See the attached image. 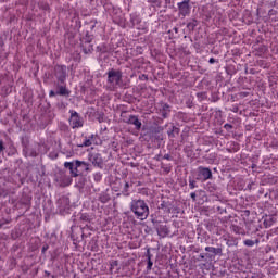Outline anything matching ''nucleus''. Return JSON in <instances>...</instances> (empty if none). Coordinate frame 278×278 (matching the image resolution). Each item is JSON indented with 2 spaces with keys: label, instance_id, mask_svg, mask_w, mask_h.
Segmentation results:
<instances>
[{
  "label": "nucleus",
  "instance_id": "f257e3e1",
  "mask_svg": "<svg viewBox=\"0 0 278 278\" xmlns=\"http://www.w3.org/2000/svg\"><path fill=\"white\" fill-rule=\"evenodd\" d=\"M90 170V164L84 161H75L71 163V174L74 177H78V182L75 184L76 188H84L86 186V178H84V174Z\"/></svg>",
  "mask_w": 278,
  "mask_h": 278
},
{
  "label": "nucleus",
  "instance_id": "f03ea898",
  "mask_svg": "<svg viewBox=\"0 0 278 278\" xmlns=\"http://www.w3.org/2000/svg\"><path fill=\"white\" fill-rule=\"evenodd\" d=\"M164 127L162 126H143L141 129V138L144 142H161L163 137Z\"/></svg>",
  "mask_w": 278,
  "mask_h": 278
},
{
  "label": "nucleus",
  "instance_id": "7ed1b4c3",
  "mask_svg": "<svg viewBox=\"0 0 278 278\" xmlns=\"http://www.w3.org/2000/svg\"><path fill=\"white\" fill-rule=\"evenodd\" d=\"M130 210L134 212L137 218H140V220H146V218H149V205H147L144 200H132Z\"/></svg>",
  "mask_w": 278,
  "mask_h": 278
},
{
  "label": "nucleus",
  "instance_id": "20e7f679",
  "mask_svg": "<svg viewBox=\"0 0 278 278\" xmlns=\"http://www.w3.org/2000/svg\"><path fill=\"white\" fill-rule=\"evenodd\" d=\"M73 38H75V40H79V42L74 43V47L79 49V51H84V53L86 55H88V53H92V51H94L93 46L90 43V42H92V37L86 35V37L81 38V35L75 34L73 36Z\"/></svg>",
  "mask_w": 278,
  "mask_h": 278
},
{
  "label": "nucleus",
  "instance_id": "39448f33",
  "mask_svg": "<svg viewBox=\"0 0 278 278\" xmlns=\"http://www.w3.org/2000/svg\"><path fill=\"white\" fill-rule=\"evenodd\" d=\"M108 84L123 88V71L111 68L108 73Z\"/></svg>",
  "mask_w": 278,
  "mask_h": 278
},
{
  "label": "nucleus",
  "instance_id": "423d86ee",
  "mask_svg": "<svg viewBox=\"0 0 278 278\" xmlns=\"http://www.w3.org/2000/svg\"><path fill=\"white\" fill-rule=\"evenodd\" d=\"M177 8L179 18H186V16H190V10H192V7L190 5V0L178 2Z\"/></svg>",
  "mask_w": 278,
  "mask_h": 278
},
{
  "label": "nucleus",
  "instance_id": "0eeeda50",
  "mask_svg": "<svg viewBox=\"0 0 278 278\" xmlns=\"http://www.w3.org/2000/svg\"><path fill=\"white\" fill-rule=\"evenodd\" d=\"M88 160L96 168L102 169L104 166L103 156L99 152H91L88 154Z\"/></svg>",
  "mask_w": 278,
  "mask_h": 278
},
{
  "label": "nucleus",
  "instance_id": "6e6552de",
  "mask_svg": "<svg viewBox=\"0 0 278 278\" xmlns=\"http://www.w3.org/2000/svg\"><path fill=\"white\" fill-rule=\"evenodd\" d=\"M205 256L208 257V260H214V257H216V255H223V247H206L205 248Z\"/></svg>",
  "mask_w": 278,
  "mask_h": 278
},
{
  "label": "nucleus",
  "instance_id": "1a4fd4ad",
  "mask_svg": "<svg viewBox=\"0 0 278 278\" xmlns=\"http://www.w3.org/2000/svg\"><path fill=\"white\" fill-rule=\"evenodd\" d=\"M71 121L73 123V129L84 127V118H81V116H79V114L75 111L71 112Z\"/></svg>",
  "mask_w": 278,
  "mask_h": 278
},
{
  "label": "nucleus",
  "instance_id": "9d476101",
  "mask_svg": "<svg viewBox=\"0 0 278 278\" xmlns=\"http://www.w3.org/2000/svg\"><path fill=\"white\" fill-rule=\"evenodd\" d=\"M198 177L203 181H207V179H212V169L210 167H198Z\"/></svg>",
  "mask_w": 278,
  "mask_h": 278
},
{
  "label": "nucleus",
  "instance_id": "9b49d317",
  "mask_svg": "<svg viewBox=\"0 0 278 278\" xmlns=\"http://www.w3.org/2000/svg\"><path fill=\"white\" fill-rule=\"evenodd\" d=\"M127 125H134L137 131H140V129H142V122H140V119L138 118V115H129Z\"/></svg>",
  "mask_w": 278,
  "mask_h": 278
},
{
  "label": "nucleus",
  "instance_id": "f8f14e48",
  "mask_svg": "<svg viewBox=\"0 0 278 278\" xmlns=\"http://www.w3.org/2000/svg\"><path fill=\"white\" fill-rule=\"evenodd\" d=\"M156 232L160 238H166V236L170 233V231L168 230V226L164 224H160L159 226H156Z\"/></svg>",
  "mask_w": 278,
  "mask_h": 278
},
{
  "label": "nucleus",
  "instance_id": "ddd939ff",
  "mask_svg": "<svg viewBox=\"0 0 278 278\" xmlns=\"http://www.w3.org/2000/svg\"><path fill=\"white\" fill-rule=\"evenodd\" d=\"M231 231H233V233H237L238 236H247V233H249V231H247L243 227H240L236 224H232L230 226Z\"/></svg>",
  "mask_w": 278,
  "mask_h": 278
},
{
  "label": "nucleus",
  "instance_id": "4468645a",
  "mask_svg": "<svg viewBox=\"0 0 278 278\" xmlns=\"http://www.w3.org/2000/svg\"><path fill=\"white\" fill-rule=\"evenodd\" d=\"M275 223H277V218L269 215V216L265 217L263 225H264V227L268 228V227H273V225H275Z\"/></svg>",
  "mask_w": 278,
  "mask_h": 278
},
{
  "label": "nucleus",
  "instance_id": "2eb2a0df",
  "mask_svg": "<svg viewBox=\"0 0 278 278\" xmlns=\"http://www.w3.org/2000/svg\"><path fill=\"white\" fill-rule=\"evenodd\" d=\"M131 186H134V181H131L130 184L129 181L124 182V187L122 189L123 197H129L131 194V192H129V188H131Z\"/></svg>",
  "mask_w": 278,
  "mask_h": 278
},
{
  "label": "nucleus",
  "instance_id": "dca6fc26",
  "mask_svg": "<svg viewBox=\"0 0 278 278\" xmlns=\"http://www.w3.org/2000/svg\"><path fill=\"white\" fill-rule=\"evenodd\" d=\"M180 131H181V129H179V127H177V126H172V128H169V129L167 130V136H168L169 138H175L176 136H179Z\"/></svg>",
  "mask_w": 278,
  "mask_h": 278
},
{
  "label": "nucleus",
  "instance_id": "f3484780",
  "mask_svg": "<svg viewBox=\"0 0 278 278\" xmlns=\"http://www.w3.org/2000/svg\"><path fill=\"white\" fill-rule=\"evenodd\" d=\"M199 25V20L197 18H192L191 22H189L187 24V29L189 31H194V29H197V26Z\"/></svg>",
  "mask_w": 278,
  "mask_h": 278
},
{
  "label": "nucleus",
  "instance_id": "a211bd4d",
  "mask_svg": "<svg viewBox=\"0 0 278 278\" xmlns=\"http://www.w3.org/2000/svg\"><path fill=\"white\" fill-rule=\"evenodd\" d=\"M255 51H256V55L262 56L264 55V53H266V51H268V48L265 45H261L255 48Z\"/></svg>",
  "mask_w": 278,
  "mask_h": 278
},
{
  "label": "nucleus",
  "instance_id": "6ab92c4d",
  "mask_svg": "<svg viewBox=\"0 0 278 278\" xmlns=\"http://www.w3.org/2000/svg\"><path fill=\"white\" fill-rule=\"evenodd\" d=\"M159 210H163V212H166V214H170V204H168L166 201H163L160 204Z\"/></svg>",
  "mask_w": 278,
  "mask_h": 278
},
{
  "label": "nucleus",
  "instance_id": "aec40b11",
  "mask_svg": "<svg viewBox=\"0 0 278 278\" xmlns=\"http://www.w3.org/2000/svg\"><path fill=\"white\" fill-rule=\"evenodd\" d=\"M146 256H147V260H148L147 270H151V268H153V261H151L152 255H151V250L150 249L147 250Z\"/></svg>",
  "mask_w": 278,
  "mask_h": 278
},
{
  "label": "nucleus",
  "instance_id": "412c9836",
  "mask_svg": "<svg viewBox=\"0 0 278 278\" xmlns=\"http://www.w3.org/2000/svg\"><path fill=\"white\" fill-rule=\"evenodd\" d=\"M92 138H94V135H91L88 139H85V141L77 144V147H92Z\"/></svg>",
  "mask_w": 278,
  "mask_h": 278
},
{
  "label": "nucleus",
  "instance_id": "4be33fe9",
  "mask_svg": "<svg viewBox=\"0 0 278 278\" xmlns=\"http://www.w3.org/2000/svg\"><path fill=\"white\" fill-rule=\"evenodd\" d=\"M121 119H122V123H126V125L129 123V115L127 111H122Z\"/></svg>",
  "mask_w": 278,
  "mask_h": 278
},
{
  "label": "nucleus",
  "instance_id": "5701e85b",
  "mask_svg": "<svg viewBox=\"0 0 278 278\" xmlns=\"http://www.w3.org/2000/svg\"><path fill=\"white\" fill-rule=\"evenodd\" d=\"M243 244L245 247H253L254 244H260V239H256L255 241H253L251 239H247L243 241Z\"/></svg>",
  "mask_w": 278,
  "mask_h": 278
},
{
  "label": "nucleus",
  "instance_id": "b1692460",
  "mask_svg": "<svg viewBox=\"0 0 278 278\" xmlns=\"http://www.w3.org/2000/svg\"><path fill=\"white\" fill-rule=\"evenodd\" d=\"M56 94H60L61 97H64V94H68V90H66V87L61 86L59 88V91H56Z\"/></svg>",
  "mask_w": 278,
  "mask_h": 278
},
{
  "label": "nucleus",
  "instance_id": "393cba45",
  "mask_svg": "<svg viewBox=\"0 0 278 278\" xmlns=\"http://www.w3.org/2000/svg\"><path fill=\"white\" fill-rule=\"evenodd\" d=\"M97 51H99V53H108V46L105 45L98 46Z\"/></svg>",
  "mask_w": 278,
  "mask_h": 278
},
{
  "label": "nucleus",
  "instance_id": "a878e982",
  "mask_svg": "<svg viewBox=\"0 0 278 278\" xmlns=\"http://www.w3.org/2000/svg\"><path fill=\"white\" fill-rule=\"evenodd\" d=\"M99 201L101 203H108V201H110V195L109 194H102L99 197Z\"/></svg>",
  "mask_w": 278,
  "mask_h": 278
},
{
  "label": "nucleus",
  "instance_id": "bb28decb",
  "mask_svg": "<svg viewBox=\"0 0 278 278\" xmlns=\"http://www.w3.org/2000/svg\"><path fill=\"white\" fill-rule=\"evenodd\" d=\"M97 121L99 123H105V114L104 113H98Z\"/></svg>",
  "mask_w": 278,
  "mask_h": 278
},
{
  "label": "nucleus",
  "instance_id": "cd10ccee",
  "mask_svg": "<svg viewBox=\"0 0 278 278\" xmlns=\"http://www.w3.org/2000/svg\"><path fill=\"white\" fill-rule=\"evenodd\" d=\"M139 194H143V197H149V188L139 189Z\"/></svg>",
  "mask_w": 278,
  "mask_h": 278
},
{
  "label": "nucleus",
  "instance_id": "c85d7f7f",
  "mask_svg": "<svg viewBox=\"0 0 278 278\" xmlns=\"http://www.w3.org/2000/svg\"><path fill=\"white\" fill-rule=\"evenodd\" d=\"M189 188H190L191 190H194V188H197V180L190 179V180H189Z\"/></svg>",
  "mask_w": 278,
  "mask_h": 278
},
{
  "label": "nucleus",
  "instance_id": "c756f323",
  "mask_svg": "<svg viewBox=\"0 0 278 278\" xmlns=\"http://www.w3.org/2000/svg\"><path fill=\"white\" fill-rule=\"evenodd\" d=\"M80 220H84L85 223L90 222V215H88V214H81V215H80Z\"/></svg>",
  "mask_w": 278,
  "mask_h": 278
},
{
  "label": "nucleus",
  "instance_id": "7c9ffc66",
  "mask_svg": "<svg viewBox=\"0 0 278 278\" xmlns=\"http://www.w3.org/2000/svg\"><path fill=\"white\" fill-rule=\"evenodd\" d=\"M81 50H76V56H74L75 62H80L81 61Z\"/></svg>",
  "mask_w": 278,
  "mask_h": 278
},
{
  "label": "nucleus",
  "instance_id": "2f4dec72",
  "mask_svg": "<svg viewBox=\"0 0 278 278\" xmlns=\"http://www.w3.org/2000/svg\"><path fill=\"white\" fill-rule=\"evenodd\" d=\"M102 177H103V175L101 173H97V174H94L93 179H94V181H101Z\"/></svg>",
  "mask_w": 278,
  "mask_h": 278
},
{
  "label": "nucleus",
  "instance_id": "473e14b6",
  "mask_svg": "<svg viewBox=\"0 0 278 278\" xmlns=\"http://www.w3.org/2000/svg\"><path fill=\"white\" fill-rule=\"evenodd\" d=\"M162 112H170V105H168V103H164L162 106Z\"/></svg>",
  "mask_w": 278,
  "mask_h": 278
},
{
  "label": "nucleus",
  "instance_id": "72a5a7b5",
  "mask_svg": "<svg viewBox=\"0 0 278 278\" xmlns=\"http://www.w3.org/2000/svg\"><path fill=\"white\" fill-rule=\"evenodd\" d=\"M139 79L142 81V80H144V81H149V75H147V74H141V75H139Z\"/></svg>",
  "mask_w": 278,
  "mask_h": 278
},
{
  "label": "nucleus",
  "instance_id": "f704fd0d",
  "mask_svg": "<svg viewBox=\"0 0 278 278\" xmlns=\"http://www.w3.org/2000/svg\"><path fill=\"white\" fill-rule=\"evenodd\" d=\"M217 212H218V214H225L227 212V208H225L223 206H217Z\"/></svg>",
  "mask_w": 278,
  "mask_h": 278
},
{
  "label": "nucleus",
  "instance_id": "c9c22d12",
  "mask_svg": "<svg viewBox=\"0 0 278 278\" xmlns=\"http://www.w3.org/2000/svg\"><path fill=\"white\" fill-rule=\"evenodd\" d=\"M208 192H216V187L212 185H207Z\"/></svg>",
  "mask_w": 278,
  "mask_h": 278
},
{
  "label": "nucleus",
  "instance_id": "e433bc0d",
  "mask_svg": "<svg viewBox=\"0 0 278 278\" xmlns=\"http://www.w3.org/2000/svg\"><path fill=\"white\" fill-rule=\"evenodd\" d=\"M162 160L173 161V156L170 154H165V155L162 156Z\"/></svg>",
  "mask_w": 278,
  "mask_h": 278
},
{
  "label": "nucleus",
  "instance_id": "4c0bfd02",
  "mask_svg": "<svg viewBox=\"0 0 278 278\" xmlns=\"http://www.w3.org/2000/svg\"><path fill=\"white\" fill-rule=\"evenodd\" d=\"M224 128L227 129V131H229V129H233V125L231 124H225Z\"/></svg>",
  "mask_w": 278,
  "mask_h": 278
},
{
  "label": "nucleus",
  "instance_id": "58836bf2",
  "mask_svg": "<svg viewBox=\"0 0 278 278\" xmlns=\"http://www.w3.org/2000/svg\"><path fill=\"white\" fill-rule=\"evenodd\" d=\"M161 116L162 118H168V111H162Z\"/></svg>",
  "mask_w": 278,
  "mask_h": 278
},
{
  "label": "nucleus",
  "instance_id": "ea45409f",
  "mask_svg": "<svg viewBox=\"0 0 278 278\" xmlns=\"http://www.w3.org/2000/svg\"><path fill=\"white\" fill-rule=\"evenodd\" d=\"M110 266H111V269L114 268L115 266H118V261H112Z\"/></svg>",
  "mask_w": 278,
  "mask_h": 278
},
{
  "label": "nucleus",
  "instance_id": "a19ab883",
  "mask_svg": "<svg viewBox=\"0 0 278 278\" xmlns=\"http://www.w3.org/2000/svg\"><path fill=\"white\" fill-rule=\"evenodd\" d=\"M190 197H191L193 202L197 201V193L195 192L190 193Z\"/></svg>",
  "mask_w": 278,
  "mask_h": 278
},
{
  "label": "nucleus",
  "instance_id": "79ce46f5",
  "mask_svg": "<svg viewBox=\"0 0 278 278\" xmlns=\"http://www.w3.org/2000/svg\"><path fill=\"white\" fill-rule=\"evenodd\" d=\"M162 168L164 173H170V167H164V164H162Z\"/></svg>",
  "mask_w": 278,
  "mask_h": 278
},
{
  "label": "nucleus",
  "instance_id": "37998d69",
  "mask_svg": "<svg viewBox=\"0 0 278 278\" xmlns=\"http://www.w3.org/2000/svg\"><path fill=\"white\" fill-rule=\"evenodd\" d=\"M205 257H206L205 254H200L198 261L203 262V260H205Z\"/></svg>",
  "mask_w": 278,
  "mask_h": 278
},
{
  "label": "nucleus",
  "instance_id": "c03bdc74",
  "mask_svg": "<svg viewBox=\"0 0 278 278\" xmlns=\"http://www.w3.org/2000/svg\"><path fill=\"white\" fill-rule=\"evenodd\" d=\"M73 247L74 249H79V251H81V247L77 245V242H75V240L73 241Z\"/></svg>",
  "mask_w": 278,
  "mask_h": 278
},
{
  "label": "nucleus",
  "instance_id": "a18cd8bd",
  "mask_svg": "<svg viewBox=\"0 0 278 278\" xmlns=\"http://www.w3.org/2000/svg\"><path fill=\"white\" fill-rule=\"evenodd\" d=\"M152 3H156L159 8H162V1L153 0Z\"/></svg>",
  "mask_w": 278,
  "mask_h": 278
},
{
  "label": "nucleus",
  "instance_id": "49530a36",
  "mask_svg": "<svg viewBox=\"0 0 278 278\" xmlns=\"http://www.w3.org/2000/svg\"><path fill=\"white\" fill-rule=\"evenodd\" d=\"M248 94H249V92H247V91H243V92L239 93V96L242 97V98L247 97Z\"/></svg>",
  "mask_w": 278,
  "mask_h": 278
},
{
  "label": "nucleus",
  "instance_id": "de8ad7c7",
  "mask_svg": "<svg viewBox=\"0 0 278 278\" xmlns=\"http://www.w3.org/2000/svg\"><path fill=\"white\" fill-rule=\"evenodd\" d=\"M243 214H244V216H251V211L245 210V211H243Z\"/></svg>",
  "mask_w": 278,
  "mask_h": 278
},
{
  "label": "nucleus",
  "instance_id": "09e8293b",
  "mask_svg": "<svg viewBox=\"0 0 278 278\" xmlns=\"http://www.w3.org/2000/svg\"><path fill=\"white\" fill-rule=\"evenodd\" d=\"M215 62H216V60H215L214 58H211V59L208 60V64H215Z\"/></svg>",
  "mask_w": 278,
  "mask_h": 278
},
{
  "label": "nucleus",
  "instance_id": "8fccbe9b",
  "mask_svg": "<svg viewBox=\"0 0 278 278\" xmlns=\"http://www.w3.org/2000/svg\"><path fill=\"white\" fill-rule=\"evenodd\" d=\"M55 94H58V92H55L53 90L49 92V97H55Z\"/></svg>",
  "mask_w": 278,
  "mask_h": 278
},
{
  "label": "nucleus",
  "instance_id": "3c124183",
  "mask_svg": "<svg viewBox=\"0 0 278 278\" xmlns=\"http://www.w3.org/2000/svg\"><path fill=\"white\" fill-rule=\"evenodd\" d=\"M64 166H65V168H71V162H65Z\"/></svg>",
  "mask_w": 278,
  "mask_h": 278
},
{
  "label": "nucleus",
  "instance_id": "603ef678",
  "mask_svg": "<svg viewBox=\"0 0 278 278\" xmlns=\"http://www.w3.org/2000/svg\"><path fill=\"white\" fill-rule=\"evenodd\" d=\"M5 148L3 147V141H0V153L3 151Z\"/></svg>",
  "mask_w": 278,
  "mask_h": 278
},
{
  "label": "nucleus",
  "instance_id": "864d4df0",
  "mask_svg": "<svg viewBox=\"0 0 278 278\" xmlns=\"http://www.w3.org/2000/svg\"><path fill=\"white\" fill-rule=\"evenodd\" d=\"M240 109L238 106H233L232 112L238 113Z\"/></svg>",
  "mask_w": 278,
  "mask_h": 278
},
{
  "label": "nucleus",
  "instance_id": "5fc2aeb1",
  "mask_svg": "<svg viewBox=\"0 0 278 278\" xmlns=\"http://www.w3.org/2000/svg\"><path fill=\"white\" fill-rule=\"evenodd\" d=\"M252 188H253V185H252V184H249V185H248V189H249V190H252Z\"/></svg>",
  "mask_w": 278,
  "mask_h": 278
},
{
  "label": "nucleus",
  "instance_id": "6e6d98bb",
  "mask_svg": "<svg viewBox=\"0 0 278 278\" xmlns=\"http://www.w3.org/2000/svg\"><path fill=\"white\" fill-rule=\"evenodd\" d=\"M251 168H257V164L253 163Z\"/></svg>",
  "mask_w": 278,
  "mask_h": 278
},
{
  "label": "nucleus",
  "instance_id": "4d7b16f0",
  "mask_svg": "<svg viewBox=\"0 0 278 278\" xmlns=\"http://www.w3.org/2000/svg\"><path fill=\"white\" fill-rule=\"evenodd\" d=\"M146 231H151V227L146 226Z\"/></svg>",
  "mask_w": 278,
  "mask_h": 278
},
{
  "label": "nucleus",
  "instance_id": "13d9d810",
  "mask_svg": "<svg viewBox=\"0 0 278 278\" xmlns=\"http://www.w3.org/2000/svg\"><path fill=\"white\" fill-rule=\"evenodd\" d=\"M245 225H249V219H243Z\"/></svg>",
  "mask_w": 278,
  "mask_h": 278
},
{
  "label": "nucleus",
  "instance_id": "bf43d9fd",
  "mask_svg": "<svg viewBox=\"0 0 278 278\" xmlns=\"http://www.w3.org/2000/svg\"><path fill=\"white\" fill-rule=\"evenodd\" d=\"M137 186H142V181H138V182H137Z\"/></svg>",
  "mask_w": 278,
  "mask_h": 278
},
{
  "label": "nucleus",
  "instance_id": "052dcab7",
  "mask_svg": "<svg viewBox=\"0 0 278 278\" xmlns=\"http://www.w3.org/2000/svg\"><path fill=\"white\" fill-rule=\"evenodd\" d=\"M276 249L278 250V239L276 240Z\"/></svg>",
  "mask_w": 278,
  "mask_h": 278
},
{
  "label": "nucleus",
  "instance_id": "680f3d73",
  "mask_svg": "<svg viewBox=\"0 0 278 278\" xmlns=\"http://www.w3.org/2000/svg\"><path fill=\"white\" fill-rule=\"evenodd\" d=\"M199 193H200V194H203V193H205V191H203V190H200V191H199Z\"/></svg>",
  "mask_w": 278,
  "mask_h": 278
},
{
  "label": "nucleus",
  "instance_id": "e2e57ef3",
  "mask_svg": "<svg viewBox=\"0 0 278 278\" xmlns=\"http://www.w3.org/2000/svg\"><path fill=\"white\" fill-rule=\"evenodd\" d=\"M198 97H203V93H198Z\"/></svg>",
  "mask_w": 278,
  "mask_h": 278
},
{
  "label": "nucleus",
  "instance_id": "0e129e2a",
  "mask_svg": "<svg viewBox=\"0 0 278 278\" xmlns=\"http://www.w3.org/2000/svg\"><path fill=\"white\" fill-rule=\"evenodd\" d=\"M274 5H278V2H277V1H275V2H274Z\"/></svg>",
  "mask_w": 278,
  "mask_h": 278
},
{
  "label": "nucleus",
  "instance_id": "69168bd1",
  "mask_svg": "<svg viewBox=\"0 0 278 278\" xmlns=\"http://www.w3.org/2000/svg\"><path fill=\"white\" fill-rule=\"evenodd\" d=\"M166 3H170V0H165Z\"/></svg>",
  "mask_w": 278,
  "mask_h": 278
},
{
  "label": "nucleus",
  "instance_id": "338daca9",
  "mask_svg": "<svg viewBox=\"0 0 278 278\" xmlns=\"http://www.w3.org/2000/svg\"><path fill=\"white\" fill-rule=\"evenodd\" d=\"M43 251H47V248H46V247H43Z\"/></svg>",
  "mask_w": 278,
  "mask_h": 278
},
{
  "label": "nucleus",
  "instance_id": "774afa93",
  "mask_svg": "<svg viewBox=\"0 0 278 278\" xmlns=\"http://www.w3.org/2000/svg\"><path fill=\"white\" fill-rule=\"evenodd\" d=\"M72 255H79V254H72Z\"/></svg>",
  "mask_w": 278,
  "mask_h": 278
}]
</instances>
